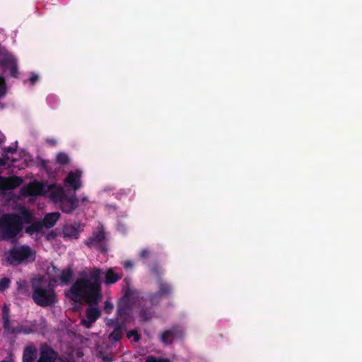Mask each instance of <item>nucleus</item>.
<instances>
[{
	"label": "nucleus",
	"instance_id": "37998d69",
	"mask_svg": "<svg viewBox=\"0 0 362 362\" xmlns=\"http://www.w3.org/2000/svg\"><path fill=\"white\" fill-rule=\"evenodd\" d=\"M41 165H42V167L43 168H45L47 172H49V170H48V169H47V163H46V161H45V160H42L41 161Z\"/></svg>",
	"mask_w": 362,
	"mask_h": 362
},
{
	"label": "nucleus",
	"instance_id": "a19ab883",
	"mask_svg": "<svg viewBox=\"0 0 362 362\" xmlns=\"http://www.w3.org/2000/svg\"><path fill=\"white\" fill-rule=\"evenodd\" d=\"M38 78L39 77L37 74H33L29 80L32 84H34L38 80Z\"/></svg>",
	"mask_w": 362,
	"mask_h": 362
},
{
	"label": "nucleus",
	"instance_id": "393cba45",
	"mask_svg": "<svg viewBox=\"0 0 362 362\" xmlns=\"http://www.w3.org/2000/svg\"><path fill=\"white\" fill-rule=\"evenodd\" d=\"M122 336V328L120 325H117L114 330L110 334L109 339L117 342L120 340Z\"/></svg>",
	"mask_w": 362,
	"mask_h": 362
},
{
	"label": "nucleus",
	"instance_id": "4be33fe9",
	"mask_svg": "<svg viewBox=\"0 0 362 362\" xmlns=\"http://www.w3.org/2000/svg\"><path fill=\"white\" fill-rule=\"evenodd\" d=\"M44 226L42 221H35L25 228V232L30 235L40 233Z\"/></svg>",
	"mask_w": 362,
	"mask_h": 362
},
{
	"label": "nucleus",
	"instance_id": "6ab92c4d",
	"mask_svg": "<svg viewBox=\"0 0 362 362\" xmlns=\"http://www.w3.org/2000/svg\"><path fill=\"white\" fill-rule=\"evenodd\" d=\"M74 272L71 267L63 269L59 279L62 285H69L73 280Z\"/></svg>",
	"mask_w": 362,
	"mask_h": 362
},
{
	"label": "nucleus",
	"instance_id": "cd10ccee",
	"mask_svg": "<svg viewBox=\"0 0 362 362\" xmlns=\"http://www.w3.org/2000/svg\"><path fill=\"white\" fill-rule=\"evenodd\" d=\"M56 160L58 163L65 165L69 163V158L65 153H59L57 154Z\"/></svg>",
	"mask_w": 362,
	"mask_h": 362
},
{
	"label": "nucleus",
	"instance_id": "1a4fd4ad",
	"mask_svg": "<svg viewBox=\"0 0 362 362\" xmlns=\"http://www.w3.org/2000/svg\"><path fill=\"white\" fill-rule=\"evenodd\" d=\"M61 210L66 214H71L78 206V199L74 194L72 197L66 195L59 203Z\"/></svg>",
	"mask_w": 362,
	"mask_h": 362
},
{
	"label": "nucleus",
	"instance_id": "473e14b6",
	"mask_svg": "<svg viewBox=\"0 0 362 362\" xmlns=\"http://www.w3.org/2000/svg\"><path fill=\"white\" fill-rule=\"evenodd\" d=\"M6 94V83L3 77L0 76V98Z\"/></svg>",
	"mask_w": 362,
	"mask_h": 362
},
{
	"label": "nucleus",
	"instance_id": "dca6fc26",
	"mask_svg": "<svg viewBox=\"0 0 362 362\" xmlns=\"http://www.w3.org/2000/svg\"><path fill=\"white\" fill-rule=\"evenodd\" d=\"M66 195L62 187L53 186L49 188V198L56 204H59Z\"/></svg>",
	"mask_w": 362,
	"mask_h": 362
},
{
	"label": "nucleus",
	"instance_id": "a211bd4d",
	"mask_svg": "<svg viewBox=\"0 0 362 362\" xmlns=\"http://www.w3.org/2000/svg\"><path fill=\"white\" fill-rule=\"evenodd\" d=\"M37 355V349L33 346H28L25 348L23 354V362H33Z\"/></svg>",
	"mask_w": 362,
	"mask_h": 362
},
{
	"label": "nucleus",
	"instance_id": "f257e3e1",
	"mask_svg": "<svg viewBox=\"0 0 362 362\" xmlns=\"http://www.w3.org/2000/svg\"><path fill=\"white\" fill-rule=\"evenodd\" d=\"M102 270L94 267L87 273H79L78 278L69 289V298L75 303L84 300L89 305H96L102 299V287L100 276Z\"/></svg>",
	"mask_w": 362,
	"mask_h": 362
},
{
	"label": "nucleus",
	"instance_id": "bb28decb",
	"mask_svg": "<svg viewBox=\"0 0 362 362\" xmlns=\"http://www.w3.org/2000/svg\"><path fill=\"white\" fill-rule=\"evenodd\" d=\"M163 296L158 292L150 293L148 295V299L152 305H158L162 300Z\"/></svg>",
	"mask_w": 362,
	"mask_h": 362
},
{
	"label": "nucleus",
	"instance_id": "f03ea898",
	"mask_svg": "<svg viewBox=\"0 0 362 362\" xmlns=\"http://www.w3.org/2000/svg\"><path fill=\"white\" fill-rule=\"evenodd\" d=\"M23 228V219L16 214H5L0 218V238L16 242V238Z\"/></svg>",
	"mask_w": 362,
	"mask_h": 362
},
{
	"label": "nucleus",
	"instance_id": "20e7f679",
	"mask_svg": "<svg viewBox=\"0 0 362 362\" xmlns=\"http://www.w3.org/2000/svg\"><path fill=\"white\" fill-rule=\"evenodd\" d=\"M4 257L8 264L17 266L25 261H35V252L28 245H14L5 252Z\"/></svg>",
	"mask_w": 362,
	"mask_h": 362
},
{
	"label": "nucleus",
	"instance_id": "f704fd0d",
	"mask_svg": "<svg viewBox=\"0 0 362 362\" xmlns=\"http://www.w3.org/2000/svg\"><path fill=\"white\" fill-rule=\"evenodd\" d=\"M21 333L29 334L33 333L35 332L33 327L30 325H21Z\"/></svg>",
	"mask_w": 362,
	"mask_h": 362
},
{
	"label": "nucleus",
	"instance_id": "39448f33",
	"mask_svg": "<svg viewBox=\"0 0 362 362\" xmlns=\"http://www.w3.org/2000/svg\"><path fill=\"white\" fill-rule=\"evenodd\" d=\"M107 235L105 229L103 226H100L84 241V243L90 248H95L101 253H105L107 250Z\"/></svg>",
	"mask_w": 362,
	"mask_h": 362
},
{
	"label": "nucleus",
	"instance_id": "2f4dec72",
	"mask_svg": "<svg viewBox=\"0 0 362 362\" xmlns=\"http://www.w3.org/2000/svg\"><path fill=\"white\" fill-rule=\"evenodd\" d=\"M6 94V83L3 77L0 76V98Z\"/></svg>",
	"mask_w": 362,
	"mask_h": 362
},
{
	"label": "nucleus",
	"instance_id": "2eb2a0df",
	"mask_svg": "<svg viewBox=\"0 0 362 362\" xmlns=\"http://www.w3.org/2000/svg\"><path fill=\"white\" fill-rule=\"evenodd\" d=\"M81 173L78 170L70 172L65 178V182L74 190H78L81 187Z\"/></svg>",
	"mask_w": 362,
	"mask_h": 362
},
{
	"label": "nucleus",
	"instance_id": "f3484780",
	"mask_svg": "<svg viewBox=\"0 0 362 362\" xmlns=\"http://www.w3.org/2000/svg\"><path fill=\"white\" fill-rule=\"evenodd\" d=\"M59 217L60 214L59 212H52L45 214L42 221L43 226L46 228H52L56 224Z\"/></svg>",
	"mask_w": 362,
	"mask_h": 362
},
{
	"label": "nucleus",
	"instance_id": "e433bc0d",
	"mask_svg": "<svg viewBox=\"0 0 362 362\" xmlns=\"http://www.w3.org/2000/svg\"><path fill=\"white\" fill-rule=\"evenodd\" d=\"M113 309V305L109 301H105L104 304L105 312L107 314L110 313Z\"/></svg>",
	"mask_w": 362,
	"mask_h": 362
},
{
	"label": "nucleus",
	"instance_id": "f8f14e48",
	"mask_svg": "<svg viewBox=\"0 0 362 362\" xmlns=\"http://www.w3.org/2000/svg\"><path fill=\"white\" fill-rule=\"evenodd\" d=\"M39 358L40 359V361L43 362H56L58 358V353L50 346L47 344H42L40 347Z\"/></svg>",
	"mask_w": 362,
	"mask_h": 362
},
{
	"label": "nucleus",
	"instance_id": "aec40b11",
	"mask_svg": "<svg viewBox=\"0 0 362 362\" xmlns=\"http://www.w3.org/2000/svg\"><path fill=\"white\" fill-rule=\"evenodd\" d=\"M121 278V275L115 273L112 268H110L105 272L104 283L105 285L114 284Z\"/></svg>",
	"mask_w": 362,
	"mask_h": 362
},
{
	"label": "nucleus",
	"instance_id": "9b49d317",
	"mask_svg": "<svg viewBox=\"0 0 362 362\" xmlns=\"http://www.w3.org/2000/svg\"><path fill=\"white\" fill-rule=\"evenodd\" d=\"M23 179L18 176L6 177L0 175V190L13 189L20 186Z\"/></svg>",
	"mask_w": 362,
	"mask_h": 362
},
{
	"label": "nucleus",
	"instance_id": "72a5a7b5",
	"mask_svg": "<svg viewBox=\"0 0 362 362\" xmlns=\"http://www.w3.org/2000/svg\"><path fill=\"white\" fill-rule=\"evenodd\" d=\"M22 215L23 216H21V218L23 219V221H24L25 223H28L31 222L32 215L28 211L25 210L22 213Z\"/></svg>",
	"mask_w": 362,
	"mask_h": 362
},
{
	"label": "nucleus",
	"instance_id": "c9c22d12",
	"mask_svg": "<svg viewBox=\"0 0 362 362\" xmlns=\"http://www.w3.org/2000/svg\"><path fill=\"white\" fill-rule=\"evenodd\" d=\"M146 362H170V361L167 358H156V357L151 356L146 358Z\"/></svg>",
	"mask_w": 362,
	"mask_h": 362
},
{
	"label": "nucleus",
	"instance_id": "c03bdc74",
	"mask_svg": "<svg viewBox=\"0 0 362 362\" xmlns=\"http://www.w3.org/2000/svg\"><path fill=\"white\" fill-rule=\"evenodd\" d=\"M47 141L52 145L56 144V141L54 139H48Z\"/></svg>",
	"mask_w": 362,
	"mask_h": 362
},
{
	"label": "nucleus",
	"instance_id": "a18cd8bd",
	"mask_svg": "<svg viewBox=\"0 0 362 362\" xmlns=\"http://www.w3.org/2000/svg\"><path fill=\"white\" fill-rule=\"evenodd\" d=\"M4 160L2 158H0V165H4Z\"/></svg>",
	"mask_w": 362,
	"mask_h": 362
},
{
	"label": "nucleus",
	"instance_id": "7c9ffc66",
	"mask_svg": "<svg viewBox=\"0 0 362 362\" xmlns=\"http://www.w3.org/2000/svg\"><path fill=\"white\" fill-rule=\"evenodd\" d=\"M16 148H17V141H16L14 144L4 148L3 149V151H4V154L14 153L16 151Z\"/></svg>",
	"mask_w": 362,
	"mask_h": 362
},
{
	"label": "nucleus",
	"instance_id": "5701e85b",
	"mask_svg": "<svg viewBox=\"0 0 362 362\" xmlns=\"http://www.w3.org/2000/svg\"><path fill=\"white\" fill-rule=\"evenodd\" d=\"M10 310L6 305L1 309V315H2V322L4 329L10 332V316H9Z\"/></svg>",
	"mask_w": 362,
	"mask_h": 362
},
{
	"label": "nucleus",
	"instance_id": "4468645a",
	"mask_svg": "<svg viewBox=\"0 0 362 362\" xmlns=\"http://www.w3.org/2000/svg\"><path fill=\"white\" fill-rule=\"evenodd\" d=\"M79 223L66 224L64 226L62 233L66 240L78 239L81 232Z\"/></svg>",
	"mask_w": 362,
	"mask_h": 362
},
{
	"label": "nucleus",
	"instance_id": "ddd939ff",
	"mask_svg": "<svg viewBox=\"0 0 362 362\" xmlns=\"http://www.w3.org/2000/svg\"><path fill=\"white\" fill-rule=\"evenodd\" d=\"M86 315L87 319L81 320V325L89 328L100 317L101 311L98 308L90 307L86 308Z\"/></svg>",
	"mask_w": 362,
	"mask_h": 362
},
{
	"label": "nucleus",
	"instance_id": "58836bf2",
	"mask_svg": "<svg viewBox=\"0 0 362 362\" xmlns=\"http://www.w3.org/2000/svg\"><path fill=\"white\" fill-rule=\"evenodd\" d=\"M10 332L12 334H20L21 333V326H17L16 327H12L10 330Z\"/></svg>",
	"mask_w": 362,
	"mask_h": 362
},
{
	"label": "nucleus",
	"instance_id": "de8ad7c7",
	"mask_svg": "<svg viewBox=\"0 0 362 362\" xmlns=\"http://www.w3.org/2000/svg\"><path fill=\"white\" fill-rule=\"evenodd\" d=\"M0 362H8V361H0Z\"/></svg>",
	"mask_w": 362,
	"mask_h": 362
},
{
	"label": "nucleus",
	"instance_id": "b1692460",
	"mask_svg": "<svg viewBox=\"0 0 362 362\" xmlns=\"http://www.w3.org/2000/svg\"><path fill=\"white\" fill-rule=\"evenodd\" d=\"M153 313L151 307L142 306L139 312L140 320L146 322L152 318Z\"/></svg>",
	"mask_w": 362,
	"mask_h": 362
},
{
	"label": "nucleus",
	"instance_id": "49530a36",
	"mask_svg": "<svg viewBox=\"0 0 362 362\" xmlns=\"http://www.w3.org/2000/svg\"><path fill=\"white\" fill-rule=\"evenodd\" d=\"M52 281L53 282H55V283H56V282H57V279H52Z\"/></svg>",
	"mask_w": 362,
	"mask_h": 362
},
{
	"label": "nucleus",
	"instance_id": "423d86ee",
	"mask_svg": "<svg viewBox=\"0 0 362 362\" xmlns=\"http://www.w3.org/2000/svg\"><path fill=\"white\" fill-rule=\"evenodd\" d=\"M0 65L9 71L11 76L17 78L18 75L16 59L10 54H4L0 58Z\"/></svg>",
	"mask_w": 362,
	"mask_h": 362
},
{
	"label": "nucleus",
	"instance_id": "ea45409f",
	"mask_svg": "<svg viewBox=\"0 0 362 362\" xmlns=\"http://www.w3.org/2000/svg\"><path fill=\"white\" fill-rule=\"evenodd\" d=\"M123 266L125 269H132L133 267V262L130 260L125 261Z\"/></svg>",
	"mask_w": 362,
	"mask_h": 362
},
{
	"label": "nucleus",
	"instance_id": "a878e982",
	"mask_svg": "<svg viewBox=\"0 0 362 362\" xmlns=\"http://www.w3.org/2000/svg\"><path fill=\"white\" fill-rule=\"evenodd\" d=\"M150 272L152 275L157 278V280L161 279V275L163 274V269L160 265L156 262L150 268Z\"/></svg>",
	"mask_w": 362,
	"mask_h": 362
},
{
	"label": "nucleus",
	"instance_id": "412c9836",
	"mask_svg": "<svg viewBox=\"0 0 362 362\" xmlns=\"http://www.w3.org/2000/svg\"><path fill=\"white\" fill-rule=\"evenodd\" d=\"M158 292L163 297H168L173 292V288L170 284L163 281L162 279L157 280Z\"/></svg>",
	"mask_w": 362,
	"mask_h": 362
},
{
	"label": "nucleus",
	"instance_id": "7ed1b4c3",
	"mask_svg": "<svg viewBox=\"0 0 362 362\" xmlns=\"http://www.w3.org/2000/svg\"><path fill=\"white\" fill-rule=\"evenodd\" d=\"M32 299L38 306L52 307L58 302L54 288L43 286L40 281L32 282Z\"/></svg>",
	"mask_w": 362,
	"mask_h": 362
},
{
	"label": "nucleus",
	"instance_id": "4c0bfd02",
	"mask_svg": "<svg viewBox=\"0 0 362 362\" xmlns=\"http://www.w3.org/2000/svg\"><path fill=\"white\" fill-rule=\"evenodd\" d=\"M150 255V251L147 249H144L140 252V257L141 259H146Z\"/></svg>",
	"mask_w": 362,
	"mask_h": 362
},
{
	"label": "nucleus",
	"instance_id": "6e6552de",
	"mask_svg": "<svg viewBox=\"0 0 362 362\" xmlns=\"http://www.w3.org/2000/svg\"><path fill=\"white\" fill-rule=\"evenodd\" d=\"M131 312L132 306L129 303V291H127L124 296L118 302L117 313L118 317L126 320Z\"/></svg>",
	"mask_w": 362,
	"mask_h": 362
},
{
	"label": "nucleus",
	"instance_id": "0eeeda50",
	"mask_svg": "<svg viewBox=\"0 0 362 362\" xmlns=\"http://www.w3.org/2000/svg\"><path fill=\"white\" fill-rule=\"evenodd\" d=\"M184 336L183 331L177 326H173L170 329L165 330L160 334V340L165 345H170L173 343L175 337L182 338Z\"/></svg>",
	"mask_w": 362,
	"mask_h": 362
},
{
	"label": "nucleus",
	"instance_id": "c85d7f7f",
	"mask_svg": "<svg viewBox=\"0 0 362 362\" xmlns=\"http://www.w3.org/2000/svg\"><path fill=\"white\" fill-rule=\"evenodd\" d=\"M11 281L7 277H4L0 279V291H4L10 286Z\"/></svg>",
	"mask_w": 362,
	"mask_h": 362
},
{
	"label": "nucleus",
	"instance_id": "9d476101",
	"mask_svg": "<svg viewBox=\"0 0 362 362\" xmlns=\"http://www.w3.org/2000/svg\"><path fill=\"white\" fill-rule=\"evenodd\" d=\"M44 186L40 182H30L21 189V193L23 197L37 196L43 193Z\"/></svg>",
	"mask_w": 362,
	"mask_h": 362
},
{
	"label": "nucleus",
	"instance_id": "79ce46f5",
	"mask_svg": "<svg viewBox=\"0 0 362 362\" xmlns=\"http://www.w3.org/2000/svg\"><path fill=\"white\" fill-rule=\"evenodd\" d=\"M102 360L103 362H113V359L108 356H103Z\"/></svg>",
	"mask_w": 362,
	"mask_h": 362
},
{
	"label": "nucleus",
	"instance_id": "c756f323",
	"mask_svg": "<svg viewBox=\"0 0 362 362\" xmlns=\"http://www.w3.org/2000/svg\"><path fill=\"white\" fill-rule=\"evenodd\" d=\"M127 337L129 339L133 337V341L134 342H138L141 339L140 334L138 333V332L136 329H132V330L129 331V332H127Z\"/></svg>",
	"mask_w": 362,
	"mask_h": 362
}]
</instances>
